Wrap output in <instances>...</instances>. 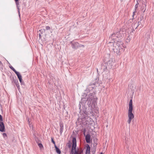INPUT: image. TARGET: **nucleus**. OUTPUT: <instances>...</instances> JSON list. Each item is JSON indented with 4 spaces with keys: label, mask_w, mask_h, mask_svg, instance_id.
Returning a JSON list of instances; mask_svg holds the SVG:
<instances>
[{
    "label": "nucleus",
    "mask_w": 154,
    "mask_h": 154,
    "mask_svg": "<svg viewBox=\"0 0 154 154\" xmlns=\"http://www.w3.org/2000/svg\"><path fill=\"white\" fill-rule=\"evenodd\" d=\"M108 46L114 53L119 55L124 50V48L126 47V46L124 45L122 41H119L117 42H111L109 43Z\"/></svg>",
    "instance_id": "obj_1"
},
{
    "label": "nucleus",
    "mask_w": 154,
    "mask_h": 154,
    "mask_svg": "<svg viewBox=\"0 0 154 154\" xmlns=\"http://www.w3.org/2000/svg\"><path fill=\"white\" fill-rule=\"evenodd\" d=\"M87 100H85V98L84 99L82 98V101H85L83 103H86V101H88V104L90 106L93 107L95 106L97 103V98L95 95L94 93L89 94L88 95H86Z\"/></svg>",
    "instance_id": "obj_2"
},
{
    "label": "nucleus",
    "mask_w": 154,
    "mask_h": 154,
    "mask_svg": "<svg viewBox=\"0 0 154 154\" xmlns=\"http://www.w3.org/2000/svg\"><path fill=\"white\" fill-rule=\"evenodd\" d=\"M124 36L122 31H120L112 34L109 37V39L112 40L111 42H117L118 41H121V39Z\"/></svg>",
    "instance_id": "obj_3"
},
{
    "label": "nucleus",
    "mask_w": 154,
    "mask_h": 154,
    "mask_svg": "<svg viewBox=\"0 0 154 154\" xmlns=\"http://www.w3.org/2000/svg\"><path fill=\"white\" fill-rule=\"evenodd\" d=\"M133 109L132 100V99H131L129 102V109L128 113V119L127 122L129 124H130L131 123V121L134 118V116L132 112Z\"/></svg>",
    "instance_id": "obj_4"
},
{
    "label": "nucleus",
    "mask_w": 154,
    "mask_h": 154,
    "mask_svg": "<svg viewBox=\"0 0 154 154\" xmlns=\"http://www.w3.org/2000/svg\"><path fill=\"white\" fill-rule=\"evenodd\" d=\"M72 145L71 152V154H81L82 151L81 149H76V140L75 138H73L72 140Z\"/></svg>",
    "instance_id": "obj_5"
},
{
    "label": "nucleus",
    "mask_w": 154,
    "mask_h": 154,
    "mask_svg": "<svg viewBox=\"0 0 154 154\" xmlns=\"http://www.w3.org/2000/svg\"><path fill=\"white\" fill-rule=\"evenodd\" d=\"M105 60L107 61V66L110 69L113 68L115 63V59L113 58H110V55H108L107 57H106Z\"/></svg>",
    "instance_id": "obj_6"
},
{
    "label": "nucleus",
    "mask_w": 154,
    "mask_h": 154,
    "mask_svg": "<svg viewBox=\"0 0 154 154\" xmlns=\"http://www.w3.org/2000/svg\"><path fill=\"white\" fill-rule=\"evenodd\" d=\"M83 115V116L81 117V118L82 121H84V122H88V120L91 119L88 116L87 112H84Z\"/></svg>",
    "instance_id": "obj_7"
},
{
    "label": "nucleus",
    "mask_w": 154,
    "mask_h": 154,
    "mask_svg": "<svg viewBox=\"0 0 154 154\" xmlns=\"http://www.w3.org/2000/svg\"><path fill=\"white\" fill-rule=\"evenodd\" d=\"M5 129V126L3 122L2 116H1V118H0V131L1 132L4 131Z\"/></svg>",
    "instance_id": "obj_8"
},
{
    "label": "nucleus",
    "mask_w": 154,
    "mask_h": 154,
    "mask_svg": "<svg viewBox=\"0 0 154 154\" xmlns=\"http://www.w3.org/2000/svg\"><path fill=\"white\" fill-rule=\"evenodd\" d=\"M72 43V47L74 49H76L79 47V43L78 42H75L74 43L71 42Z\"/></svg>",
    "instance_id": "obj_9"
},
{
    "label": "nucleus",
    "mask_w": 154,
    "mask_h": 154,
    "mask_svg": "<svg viewBox=\"0 0 154 154\" xmlns=\"http://www.w3.org/2000/svg\"><path fill=\"white\" fill-rule=\"evenodd\" d=\"M15 74H16L19 79L20 82L21 83L22 82V77L21 75L19 72H16Z\"/></svg>",
    "instance_id": "obj_10"
},
{
    "label": "nucleus",
    "mask_w": 154,
    "mask_h": 154,
    "mask_svg": "<svg viewBox=\"0 0 154 154\" xmlns=\"http://www.w3.org/2000/svg\"><path fill=\"white\" fill-rule=\"evenodd\" d=\"M90 135L89 134H87L85 136V140L87 143L90 142Z\"/></svg>",
    "instance_id": "obj_11"
},
{
    "label": "nucleus",
    "mask_w": 154,
    "mask_h": 154,
    "mask_svg": "<svg viewBox=\"0 0 154 154\" xmlns=\"http://www.w3.org/2000/svg\"><path fill=\"white\" fill-rule=\"evenodd\" d=\"M90 151V147L88 145H87L86 146V154H89Z\"/></svg>",
    "instance_id": "obj_12"
},
{
    "label": "nucleus",
    "mask_w": 154,
    "mask_h": 154,
    "mask_svg": "<svg viewBox=\"0 0 154 154\" xmlns=\"http://www.w3.org/2000/svg\"><path fill=\"white\" fill-rule=\"evenodd\" d=\"M54 146L56 152L59 154H60L61 151L60 149L56 146V145H55Z\"/></svg>",
    "instance_id": "obj_13"
},
{
    "label": "nucleus",
    "mask_w": 154,
    "mask_h": 154,
    "mask_svg": "<svg viewBox=\"0 0 154 154\" xmlns=\"http://www.w3.org/2000/svg\"><path fill=\"white\" fill-rule=\"evenodd\" d=\"M60 133H62L63 131V124L61 123L60 124Z\"/></svg>",
    "instance_id": "obj_14"
},
{
    "label": "nucleus",
    "mask_w": 154,
    "mask_h": 154,
    "mask_svg": "<svg viewBox=\"0 0 154 154\" xmlns=\"http://www.w3.org/2000/svg\"><path fill=\"white\" fill-rule=\"evenodd\" d=\"M38 145L41 149L43 148V145L41 143H38Z\"/></svg>",
    "instance_id": "obj_15"
},
{
    "label": "nucleus",
    "mask_w": 154,
    "mask_h": 154,
    "mask_svg": "<svg viewBox=\"0 0 154 154\" xmlns=\"http://www.w3.org/2000/svg\"><path fill=\"white\" fill-rule=\"evenodd\" d=\"M10 67L15 73L17 72L12 66H10Z\"/></svg>",
    "instance_id": "obj_16"
},
{
    "label": "nucleus",
    "mask_w": 154,
    "mask_h": 154,
    "mask_svg": "<svg viewBox=\"0 0 154 154\" xmlns=\"http://www.w3.org/2000/svg\"><path fill=\"white\" fill-rule=\"evenodd\" d=\"M72 145V143L70 142H69L67 143V146L68 148H70L71 146Z\"/></svg>",
    "instance_id": "obj_17"
},
{
    "label": "nucleus",
    "mask_w": 154,
    "mask_h": 154,
    "mask_svg": "<svg viewBox=\"0 0 154 154\" xmlns=\"http://www.w3.org/2000/svg\"><path fill=\"white\" fill-rule=\"evenodd\" d=\"M15 84L17 88H19V85L18 84V82L17 81V82H15Z\"/></svg>",
    "instance_id": "obj_18"
},
{
    "label": "nucleus",
    "mask_w": 154,
    "mask_h": 154,
    "mask_svg": "<svg viewBox=\"0 0 154 154\" xmlns=\"http://www.w3.org/2000/svg\"><path fill=\"white\" fill-rule=\"evenodd\" d=\"M39 31L42 34L43 33H44L45 32V30L44 29H41L39 30Z\"/></svg>",
    "instance_id": "obj_19"
},
{
    "label": "nucleus",
    "mask_w": 154,
    "mask_h": 154,
    "mask_svg": "<svg viewBox=\"0 0 154 154\" xmlns=\"http://www.w3.org/2000/svg\"><path fill=\"white\" fill-rule=\"evenodd\" d=\"M140 22L139 21L138 23V25L137 24L136 26L135 27V29H136L138 27V26H139V25L140 24Z\"/></svg>",
    "instance_id": "obj_20"
},
{
    "label": "nucleus",
    "mask_w": 154,
    "mask_h": 154,
    "mask_svg": "<svg viewBox=\"0 0 154 154\" xmlns=\"http://www.w3.org/2000/svg\"><path fill=\"white\" fill-rule=\"evenodd\" d=\"M138 3L137 2V4H136L135 5V10L137 9L138 8Z\"/></svg>",
    "instance_id": "obj_21"
},
{
    "label": "nucleus",
    "mask_w": 154,
    "mask_h": 154,
    "mask_svg": "<svg viewBox=\"0 0 154 154\" xmlns=\"http://www.w3.org/2000/svg\"><path fill=\"white\" fill-rule=\"evenodd\" d=\"M51 141H52V142L54 144V145L55 146V145H56L55 142L54 140L52 138H51Z\"/></svg>",
    "instance_id": "obj_22"
},
{
    "label": "nucleus",
    "mask_w": 154,
    "mask_h": 154,
    "mask_svg": "<svg viewBox=\"0 0 154 154\" xmlns=\"http://www.w3.org/2000/svg\"><path fill=\"white\" fill-rule=\"evenodd\" d=\"M46 30H49L50 29V27L49 26H47L46 27Z\"/></svg>",
    "instance_id": "obj_23"
},
{
    "label": "nucleus",
    "mask_w": 154,
    "mask_h": 154,
    "mask_svg": "<svg viewBox=\"0 0 154 154\" xmlns=\"http://www.w3.org/2000/svg\"><path fill=\"white\" fill-rule=\"evenodd\" d=\"M93 85H94V84H90V85H88V88H90V87H89L90 86H93ZM92 88H93V87H92Z\"/></svg>",
    "instance_id": "obj_24"
},
{
    "label": "nucleus",
    "mask_w": 154,
    "mask_h": 154,
    "mask_svg": "<svg viewBox=\"0 0 154 154\" xmlns=\"http://www.w3.org/2000/svg\"><path fill=\"white\" fill-rule=\"evenodd\" d=\"M135 25H137L136 23H134L132 24V26H134V28H135V27L136 26H135Z\"/></svg>",
    "instance_id": "obj_25"
},
{
    "label": "nucleus",
    "mask_w": 154,
    "mask_h": 154,
    "mask_svg": "<svg viewBox=\"0 0 154 154\" xmlns=\"http://www.w3.org/2000/svg\"><path fill=\"white\" fill-rule=\"evenodd\" d=\"M16 4H17V3H18L19 0H15Z\"/></svg>",
    "instance_id": "obj_26"
},
{
    "label": "nucleus",
    "mask_w": 154,
    "mask_h": 154,
    "mask_svg": "<svg viewBox=\"0 0 154 154\" xmlns=\"http://www.w3.org/2000/svg\"><path fill=\"white\" fill-rule=\"evenodd\" d=\"M39 37L40 38L41 37V35L40 34H39Z\"/></svg>",
    "instance_id": "obj_27"
},
{
    "label": "nucleus",
    "mask_w": 154,
    "mask_h": 154,
    "mask_svg": "<svg viewBox=\"0 0 154 154\" xmlns=\"http://www.w3.org/2000/svg\"><path fill=\"white\" fill-rule=\"evenodd\" d=\"M28 122L29 124L30 123V122L29 121V120H28Z\"/></svg>",
    "instance_id": "obj_28"
},
{
    "label": "nucleus",
    "mask_w": 154,
    "mask_h": 154,
    "mask_svg": "<svg viewBox=\"0 0 154 154\" xmlns=\"http://www.w3.org/2000/svg\"><path fill=\"white\" fill-rule=\"evenodd\" d=\"M1 116H2L0 114V118H1Z\"/></svg>",
    "instance_id": "obj_29"
},
{
    "label": "nucleus",
    "mask_w": 154,
    "mask_h": 154,
    "mask_svg": "<svg viewBox=\"0 0 154 154\" xmlns=\"http://www.w3.org/2000/svg\"><path fill=\"white\" fill-rule=\"evenodd\" d=\"M109 81H110V79H109Z\"/></svg>",
    "instance_id": "obj_30"
},
{
    "label": "nucleus",
    "mask_w": 154,
    "mask_h": 154,
    "mask_svg": "<svg viewBox=\"0 0 154 154\" xmlns=\"http://www.w3.org/2000/svg\"><path fill=\"white\" fill-rule=\"evenodd\" d=\"M134 13H135V12H133V14H134Z\"/></svg>",
    "instance_id": "obj_31"
},
{
    "label": "nucleus",
    "mask_w": 154,
    "mask_h": 154,
    "mask_svg": "<svg viewBox=\"0 0 154 154\" xmlns=\"http://www.w3.org/2000/svg\"><path fill=\"white\" fill-rule=\"evenodd\" d=\"M88 122H87L86 123V124H88Z\"/></svg>",
    "instance_id": "obj_32"
},
{
    "label": "nucleus",
    "mask_w": 154,
    "mask_h": 154,
    "mask_svg": "<svg viewBox=\"0 0 154 154\" xmlns=\"http://www.w3.org/2000/svg\"><path fill=\"white\" fill-rule=\"evenodd\" d=\"M101 154H102V153H101Z\"/></svg>",
    "instance_id": "obj_33"
}]
</instances>
